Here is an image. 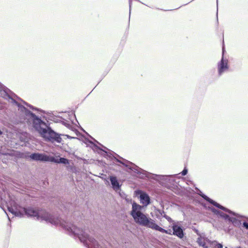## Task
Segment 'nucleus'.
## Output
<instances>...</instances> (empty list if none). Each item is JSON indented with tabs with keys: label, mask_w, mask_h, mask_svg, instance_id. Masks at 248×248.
I'll list each match as a JSON object with an SVG mask.
<instances>
[{
	"label": "nucleus",
	"mask_w": 248,
	"mask_h": 248,
	"mask_svg": "<svg viewBox=\"0 0 248 248\" xmlns=\"http://www.w3.org/2000/svg\"><path fill=\"white\" fill-rule=\"evenodd\" d=\"M208 210L211 211L214 214L217 215L218 214L219 210L213 207H208Z\"/></svg>",
	"instance_id": "obj_25"
},
{
	"label": "nucleus",
	"mask_w": 248,
	"mask_h": 248,
	"mask_svg": "<svg viewBox=\"0 0 248 248\" xmlns=\"http://www.w3.org/2000/svg\"><path fill=\"white\" fill-rule=\"evenodd\" d=\"M3 98H5V99H7V98H8L9 99H11L12 100V102L15 105H16L17 107H18V110L19 112V118H20V122L22 123H24V124H26V122H25V120H23V119H22L21 118V112H20V110H19V108L17 106V103L18 104H20L22 106H23L24 107H25L26 108V107L25 106H24L23 105H22L21 103H18L17 101H16L14 98V97H16V98L18 100H19V101H21L25 105H26L27 107H29L32 110H33V111H39V112H43L44 113H45V111L41 109L40 108H36L30 104H29L28 103H27V102L25 101L24 100H23V99H22L21 98L18 97L16 94H15L13 92H12L10 90V91L8 92V96H2ZM27 109H28L27 108H26Z\"/></svg>",
	"instance_id": "obj_5"
},
{
	"label": "nucleus",
	"mask_w": 248,
	"mask_h": 248,
	"mask_svg": "<svg viewBox=\"0 0 248 248\" xmlns=\"http://www.w3.org/2000/svg\"><path fill=\"white\" fill-rule=\"evenodd\" d=\"M242 226H243V227H244L245 229H246V230H248V223L247 221H244L243 222Z\"/></svg>",
	"instance_id": "obj_30"
},
{
	"label": "nucleus",
	"mask_w": 248,
	"mask_h": 248,
	"mask_svg": "<svg viewBox=\"0 0 248 248\" xmlns=\"http://www.w3.org/2000/svg\"><path fill=\"white\" fill-rule=\"evenodd\" d=\"M217 216H219V217L223 218L225 220H227V219L229 218V216L228 214H225L223 212H222L221 211H219L218 212V214L217 215Z\"/></svg>",
	"instance_id": "obj_21"
},
{
	"label": "nucleus",
	"mask_w": 248,
	"mask_h": 248,
	"mask_svg": "<svg viewBox=\"0 0 248 248\" xmlns=\"http://www.w3.org/2000/svg\"><path fill=\"white\" fill-rule=\"evenodd\" d=\"M156 212L162 216H163V215L165 214L163 210L157 209H156Z\"/></svg>",
	"instance_id": "obj_31"
},
{
	"label": "nucleus",
	"mask_w": 248,
	"mask_h": 248,
	"mask_svg": "<svg viewBox=\"0 0 248 248\" xmlns=\"http://www.w3.org/2000/svg\"><path fill=\"white\" fill-rule=\"evenodd\" d=\"M65 136L67 137V138L69 139H78V138L77 137H71L68 135H65Z\"/></svg>",
	"instance_id": "obj_33"
},
{
	"label": "nucleus",
	"mask_w": 248,
	"mask_h": 248,
	"mask_svg": "<svg viewBox=\"0 0 248 248\" xmlns=\"http://www.w3.org/2000/svg\"><path fill=\"white\" fill-rule=\"evenodd\" d=\"M21 112V118L26 122V124L37 131L45 141L60 143L62 141L61 135L53 130L41 117L36 115L29 109L17 103Z\"/></svg>",
	"instance_id": "obj_3"
},
{
	"label": "nucleus",
	"mask_w": 248,
	"mask_h": 248,
	"mask_svg": "<svg viewBox=\"0 0 248 248\" xmlns=\"http://www.w3.org/2000/svg\"><path fill=\"white\" fill-rule=\"evenodd\" d=\"M8 216V219L10 220V217H9V216L7 215Z\"/></svg>",
	"instance_id": "obj_41"
},
{
	"label": "nucleus",
	"mask_w": 248,
	"mask_h": 248,
	"mask_svg": "<svg viewBox=\"0 0 248 248\" xmlns=\"http://www.w3.org/2000/svg\"><path fill=\"white\" fill-rule=\"evenodd\" d=\"M131 7H132V0H129V21H130L131 11Z\"/></svg>",
	"instance_id": "obj_29"
},
{
	"label": "nucleus",
	"mask_w": 248,
	"mask_h": 248,
	"mask_svg": "<svg viewBox=\"0 0 248 248\" xmlns=\"http://www.w3.org/2000/svg\"><path fill=\"white\" fill-rule=\"evenodd\" d=\"M204 209H208V207H207L206 204L202 203L201 204Z\"/></svg>",
	"instance_id": "obj_34"
},
{
	"label": "nucleus",
	"mask_w": 248,
	"mask_h": 248,
	"mask_svg": "<svg viewBox=\"0 0 248 248\" xmlns=\"http://www.w3.org/2000/svg\"><path fill=\"white\" fill-rule=\"evenodd\" d=\"M75 238H78L85 246L88 248H102L98 242L93 237L90 236L83 230H80Z\"/></svg>",
	"instance_id": "obj_6"
},
{
	"label": "nucleus",
	"mask_w": 248,
	"mask_h": 248,
	"mask_svg": "<svg viewBox=\"0 0 248 248\" xmlns=\"http://www.w3.org/2000/svg\"><path fill=\"white\" fill-rule=\"evenodd\" d=\"M188 172V170L185 167L184 170H182V171L181 172V174L182 176H185L187 174Z\"/></svg>",
	"instance_id": "obj_27"
},
{
	"label": "nucleus",
	"mask_w": 248,
	"mask_h": 248,
	"mask_svg": "<svg viewBox=\"0 0 248 248\" xmlns=\"http://www.w3.org/2000/svg\"><path fill=\"white\" fill-rule=\"evenodd\" d=\"M46 114L48 116V118L50 121H53L54 123H58L61 122V120H65L62 116H56L54 115L51 112H47Z\"/></svg>",
	"instance_id": "obj_16"
},
{
	"label": "nucleus",
	"mask_w": 248,
	"mask_h": 248,
	"mask_svg": "<svg viewBox=\"0 0 248 248\" xmlns=\"http://www.w3.org/2000/svg\"><path fill=\"white\" fill-rule=\"evenodd\" d=\"M235 213V212H234ZM231 216H229V218L227 219V221L231 223L235 227H240L241 225V220L238 219L237 218H243L245 217V216L239 215L237 213L238 215H233L232 214L228 213Z\"/></svg>",
	"instance_id": "obj_12"
},
{
	"label": "nucleus",
	"mask_w": 248,
	"mask_h": 248,
	"mask_svg": "<svg viewBox=\"0 0 248 248\" xmlns=\"http://www.w3.org/2000/svg\"><path fill=\"white\" fill-rule=\"evenodd\" d=\"M7 207L8 211L16 217H22L24 215L28 217H36L37 219H42L54 225H60L67 233L74 238L80 232V228L74 224L66 222L59 217H55L46 210L40 208L32 207H22L19 205L14 199L9 194Z\"/></svg>",
	"instance_id": "obj_2"
},
{
	"label": "nucleus",
	"mask_w": 248,
	"mask_h": 248,
	"mask_svg": "<svg viewBox=\"0 0 248 248\" xmlns=\"http://www.w3.org/2000/svg\"><path fill=\"white\" fill-rule=\"evenodd\" d=\"M217 76L220 77L229 69V60L223 56L217 63Z\"/></svg>",
	"instance_id": "obj_10"
},
{
	"label": "nucleus",
	"mask_w": 248,
	"mask_h": 248,
	"mask_svg": "<svg viewBox=\"0 0 248 248\" xmlns=\"http://www.w3.org/2000/svg\"><path fill=\"white\" fill-rule=\"evenodd\" d=\"M217 3H218V0H217Z\"/></svg>",
	"instance_id": "obj_42"
},
{
	"label": "nucleus",
	"mask_w": 248,
	"mask_h": 248,
	"mask_svg": "<svg viewBox=\"0 0 248 248\" xmlns=\"http://www.w3.org/2000/svg\"><path fill=\"white\" fill-rule=\"evenodd\" d=\"M225 49L224 48V47H223L222 48V57L223 56L224 57V53H225Z\"/></svg>",
	"instance_id": "obj_37"
},
{
	"label": "nucleus",
	"mask_w": 248,
	"mask_h": 248,
	"mask_svg": "<svg viewBox=\"0 0 248 248\" xmlns=\"http://www.w3.org/2000/svg\"><path fill=\"white\" fill-rule=\"evenodd\" d=\"M196 242L200 247H203L205 245H206L205 242L202 240V237H198Z\"/></svg>",
	"instance_id": "obj_22"
},
{
	"label": "nucleus",
	"mask_w": 248,
	"mask_h": 248,
	"mask_svg": "<svg viewBox=\"0 0 248 248\" xmlns=\"http://www.w3.org/2000/svg\"><path fill=\"white\" fill-rule=\"evenodd\" d=\"M15 155L17 158H30L31 159V158H30L31 155H26L25 153L21 152L20 151H16V154H15Z\"/></svg>",
	"instance_id": "obj_19"
},
{
	"label": "nucleus",
	"mask_w": 248,
	"mask_h": 248,
	"mask_svg": "<svg viewBox=\"0 0 248 248\" xmlns=\"http://www.w3.org/2000/svg\"><path fill=\"white\" fill-rule=\"evenodd\" d=\"M10 90L0 82V94L1 96H8V92Z\"/></svg>",
	"instance_id": "obj_18"
},
{
	"label": "nucleus",
	"mask_w": 248,
	"mask_h": 248,
	"mask_svg": "<svg viewBox=\"0 0 248 248\" xmlns=\"http://www.w3.org/2000/svg\"><path fill=\"white\" fill-rule=\"evenodd\" d=\"M192 229L194 232L198 235V237H202V235L204 234V233H201L199 230L194 227H192Z\"/></svg>",
	"instance_id": "obj_24"
},
{
	"label": "nucleus",
	"mask_w": 248,
	"mask_h": 248,
	"mask_svg": "<svg viewBox=\"0 0 248 248\" xmlns=\"http://www.w3.org/2000/svg\"><path fill=\"white\" fill-rule=\"evenodd\" d=\"M60 123H61L63 125L66 126H67V124L66 122H65L64 121H62L61 120V122H60Z\"/></svg>",
	"instance_id": "obj_35"
},
{
	"label": "nucleus",
	"mask_w": 248,
	"mask_h": 248,
	"mask_svg": "<svg viewBox=\"0 0 248 248\" xmlns=\"http://www.w3.org/2000/svg\"><path fill=\"white\" fill-rule=\"evenodd\" d=\"M216 243H215L213 244V247H214L215 248H223V246L222 244L219 243L218 241H215Z\"/></svg>",
	"instance_id": "obj_23"
},
{
	"label": "nucleus",
	"mask_w": 248,
	"mask_h": 248,
	"mask_svg": "<svg viewBox=\"0 0 248 248\" xmlns=\"http://www.w3.org/2000/svg\"><path fill=\"white\" fill-rule=\"evenodd\" d=\"M96 142L100 145L102 148L100 147L97 145L92 143L93 147L96 152L100 154L103 155L105 157L110 159H114L117 162L122 164L126 168L125 171L127 172H133L135 175L140 179H153L156 180L160 182L162 186L167 187L169 189L175 188L177 187V184L179 182H177L178 179L175 178L177 174L174 175H158L148 172L140 168L133 163L123 158L120 155L116 154L113 151L108 149L101 143Z\"/></svg>",
	"instance_id": "obj_1"
},
{
	"label": "nucleus",
	"mask_w": 248,
	"mask_h": 248,
	"mask_svg": "<svg viewBox=\"0 0 248 248\" xmlns=\"http://www.w3.org/2000/svg\"><path fill=\"white\" fill-rule=\"evenodd\" d=\"M143 206H141L135 201H133L132 203V210L130 211V215L133 217L138 215L139 212H141Z\"/></svg>",
	"instance_id": "obj_14"
},
{
	"label": "nucleus",
	"mask_w": 248,
	"mask_h": 248,
	"mask_svg": "<svg viewBox=\"0 0 248 248\" xmlns=\"http://www.w3.org/2000/svg\"><path fill=\"white\" fill-rule=\"evenodd\" d=\"M3 134V132L0 130V135H1Z\"/></svg>",
	"instance_id": "obj_39"
},
{
	"label": "nucleus",
	"mask_w": 248,
	"mask_h": 248,
	"mask_svg": "<svg viewBox=\"0 0 248 248\" xmlns=\"http://www.w3.org/2000/svg\"><path fill=\"white\" fill-rule=\"evenodd\" d=\"M171 228L173 231V235L176 236L180 239H182L184 237L185 234V229L182 226L174 223L172 224Z\"/></svg>",
	"instance_id": "obj_11"
},
{
	"label": "nucleus",
	"mask_w": 248,
	"mask_h": 248,
	"mask_svg": "<svg viewBox=\"0 0 248 248\" xmlns=\"http://www.w3.org/2000/svg\"><path fill=\"white\" fill-rule=\"evenodd\" d=\"M162 217L166 218L170 223H172L173 222V220L171 219V218L166 214L163 215Z\"/></svg>",
	"instance_id": "obj_26"
},
{
	"label": "nucleus",
	"mask_w": 248,
	"mask_h": 248,
	"mask_svg": "<svg viewBox=\"0 0 248 248\" xmlns=\"http://www.w3.org/2000/svg\"><path fill=\"white\" fill-rule=\"evenodd\" d=\"M126 202L127 203H132L133 201H132L131 199L128 198L127 197L124 199Z\"/></svg>",
	"instance_id": "obj_32"
},
{
	"label": "nucleus",
	"mask_w": 248,
	"mask_h": 248,
	"mask_svg": "<svg viewBox=\"0 0 248 248\" xmlns=\"http://www.w3.org/2000/svg\"><path fill=\"white\" fill-rule=\"evenodd\" d=\"M74 117L75 118V119H76V115H75V113H74Z\"/></svg>",
	"instance_id": "obj_40"
},
{
	"label": "nucleus",
	"mask_w": 248,
	"mask_h": 248,
	"mask_svg": "<svg viewBox=\"0 0 248 248\" xmlns=\"http://www.w3.org/2000/svg\"><path fill=\"white\" fill-rule=\"evenodd\" d=\"M112 188L116 191L121 190V185L120 184L116 176L111 175L109 177Z\"/></svg>",
	"instance_id": "obj_15"
},
{
	"label": "nucleus",
	"mask_w": 248,
	"mask_h": 248,
	"mask_svg": "<svg viewBox=\"0 0 248 248\" xmlns=\"http://www.w3.org/2000/svg\"><path fill=\"white\" fill-rule=\"evenodd\" d=\"M198 194L204 200L210 203V204H212L213 205L215 206L216 207L226 212V213H230L233 215H238L237 214L235 213L234 212L230 210L229 209L221 205L219 203H217L214 200L210 199L209 197H208L207 195L203 193L201 191H199V192Z\"/></svg>",
	"instance_id": "obj_9"
},
{
	"label": "nucleus",
	"mask_w": 248,
	"mask_h": 248,
	"mask_svg": "<svg viewBox=\"0 0 248 248\" xmlns=\"http://www.w3.org/2000/svg\"><path fill=\"white\" fill-rule=\"evenodd\" d=\"M133 218L136 223L142 226L151 228L154 230L156 223L155 221L150 218L148 215L142 212H139L138 215H135Z\"/></svg>",
	"instance_id": "obj_8"
},
{
	"label": "nucleus",
	"mask_w": 248,
	"mask_h": 248,
	"mask_svg": "<svg viewBox=\"0 0 248 248\" xmlns=\"http://www.w3.org/2000/svg\"><path fill=\"white\" fill-rule=\"evenodd\" d=\"M202 240L205 242L206 243H207L209 244L211 247H212V246H213L214 243H216L215 242L216 240L211 241L210 239H209L207 237H205L204 233V234H202Z\"/></svg>",
	"instance_id": "obj_20"
},
{
	"label": "nucleus",
	"mask_w": 248,
	"mask_h": 248,
	"mask_svg": "<svg viewBox=\"0 0 248 248\" xmlns=\"http://www.w3.org/2000/svg\"><path fill=\"white\" fill-rule=\"evenodd\" d=\"M3 200V198L2 196V192L0 191V202L2 201Z\"/></svg>",
	"instance_id": "obj_36"
},
{
	"label": "nucleus",
	"mask_w": 248,
	"mask_h": 248,
	"mask_svg": "<svg viewBox=\"0 0 248 248\" xmlns=\"http://www.w3.org/2000/svg\"><path fill=\"white\" fill-rule=\"evenodd\" d=\"M119 195H120V196L122 198L124 199L125 198H126V197H127L126 194L124 192H121V191H120V192H119Z\"/></svg>",
	"instance_id": "obj_28"
},
{
	"label": "nucleus",
	"mask_w": 248,
	"mask_h": 248,
	"mask_svg": "<svg viewBox=\"0 0 248 248\" xmlns=\"http://www.w3.org/2000/svg\"><path fill=\"white\" fill-rule=\"evenodd\" d=\"M75 238H78L85 246L88 248H102L98 242L93 237L90 236L83 230H80Z\"/></svg>",
	"instance_id": "obj_7"
},
{
	"label": "nucleus",
	"mask_w": 248,
	"mask_h": 248,
	"mask_svg": "<svg viewBox=\"0 0 248 248\" xmlns=\"http://www.w3.org/2000/svg\"><path fill=\"white\" fill-rule=\"evenodd\" d=\"M202 248H208V246H207V245H205L204 246H203V247H202Z\"/></svg>",
	"instance_id": "obj_38"
},
{
	"label": "nucleus",
	"mask_w": 248,
	"mask_h": 248,
	"mask_svg": "<svg viewBox=\"0 0 248 248\" xmlns=\"http://www.w3.org/2000/svg\"><path fill=\"white\" fill-rule=\"evenodd\" d=\"M154 230H155V231H159L162 233H164L168 234L170 235H173L172 230H171V229L165 230V229L162 228V227L159 226L157 224H156Z\"/></svg>",
	"instance_id": "obj_17"
},
{
	"label": "nucleus",
	"mask_w": 248,
	"mask_h": 248,
	"mask_svg": "<svg viewBox=\"0 0 248 248\" xmlns=\"http://www.w3.org/2000/svg\"><path fill=\"white\" fill-rule=\"evenodd\" d=\"M140 200L143 206H147L151 203V200L149 195L145 192L140 191Z\"/></svg>",
	"instance_id": "obj_13"
},
{
	"label": "nucleus",
	"mask_w": 248,
	"mask_h": 248,
	"mask_svg": "<svg viewBox=\"0 0 248 248\" xmlns=\"http://www.w3.org/2000/svg\"><path fill=\"white\" fill-rule=\"evenodd\" d=\"M31 160L40 161L42 162H50L68 165L69 164V160L66 158L60 157L56 158L53 156L48 155L44 153H33L30 155Z\"/></svg>",
	"instance_id": "obj_4"
}]
</instances>
